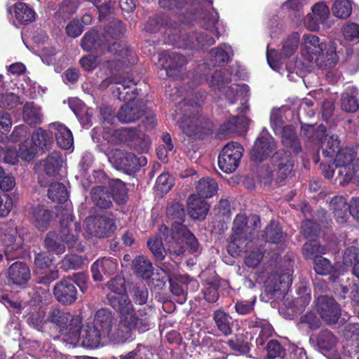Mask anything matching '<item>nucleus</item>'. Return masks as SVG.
Returning <instances> with one entry per match:
<instances>
[{"instance_id": "obj_54", "label": "nucleus", "mask_w": 359, "mask_h": 359, "mask_svg": "<svg viewBox=\"0 0 359 359\" xmlns=\"http://www.w3.org/2000/svg\"><path fill=\"white\" fill-rule=\"evenodd\" d=\"M226 344L231 351L241 355L248 353L250 350V343L243 334H235L226 341Z\"/></svg>"}, {"instance_id": "obj_64", "label": "nucleus", "mask_w": 359, "mask_h": 359, "mask_svg": "<svg viewBox=\"0 0 359 359\" xmlns=\"http://www.w3.org/2000/svg\"><path fill=\"white\" fill-rule=\"evenodd\" d=\"M264 349L266 351L268 359H275L278 357L282 358L285 351V349L281 344L276 339H271L268 341Z\"/></svg>"}, {"instance_id": "obj_50", "label": "nucleus", "mask_w": 359, "mask_h": 359, "mask_svg": "<svg viewBox=\"0 0 359 359\" xmlns=\"http://www.w3.org/2000/svg\"><path fill=\"white\" fill-rule=\"evenodd\" d=\"M23 120L29 125L40 124L42 122L41 108L33 102H26L23 107Z\"/></svg>"}, {"instance_id": "obj_44", "label": "nucleus", "mask_w": 359, "mask_h": 359, "mask_svg": "<svg viewBox=\"0 0 359 359\" xmlns=\"http://www.w3.org/2000/svg\"><path fill=\"white\" fill-rule=\"evenodd\" d=\"M359 144L354 147H345L338 149L335 154L334 165L351 166L358 155Z\"/></svg>"}, {"instance_id": "obj_6", "label": "nucleus", "mask_w": 359, "mask_h": 359, "mask_svg": "<svg viewBox=\"0 0 359 359\" xmlns=\"http://www.w3.org/2000/svg\"><path fill=\"white\" fill-rule=\"evenodd\" d=\"M136 62V57L134 53L130 51L125 56H117L107 59L104 62L106 68L109 71L111 76L107 77L100 84L102 89L108 88L111 84H119L121 91L126 92L135 86L136 83L129 72H124V69L134 65Z\"/></svg>"}, {"instance_id": "obj_45", "label": "nucleus", "mask_w": 359, "mask_h": 359, "mask_svg": "<svg viewBox=\"0 0 359 359\" xmlns=\"http://www.w3.org/2000/svg\"><path fill=\"white\" fill-rule=\"evenodd\" d=\"M66 243L55 231L48 232L43 241V247L48 252L62 255L66 250Z\"/></svg>"}, {"instance_id": "obj_47", "label": "nucleus", "mask_w": 359, "mask_h": 359, "mask_svg": "<svg viewBox=\"0 0 359 359\" xmlns=\"http://www.w3.org/2000/svg\"><path fill=\"white\" fill-rule=\"evenodd\" d=\"M326 252L327 248L316 240L309 241L302 247V255L306 259L314 261Z\"/></svg>"}, {"instance_id": "obj_39", "label": "nucleus", "mask_w": 359, "mask_h": 359, "mask_svg": "<svg viewBox=\"0 0 359 359\" xmlns=\"http://www.w3.org/2000/svg\"><path fill=\"white\" fill-rule=\"evenodd\" d=\"M147 246L152 253L154 260L156 263L160 265L165 264V263H170L169 262L165 261V255L167 252L168 253L169 251L165 250L163 245L162 238L161 237H154L147 240ZM168 247V245L165 244ZM170 255V254H169ZM175 256L170 255V259L173 262V259L175 258Z\"/></svg>"}, {"instance_id": "obj_31", "label": "nucleus", "mask_w": 359, "mask_h": 359, "mask_svg": "<svg viewBox=\"0 0 359 359\" xmlns=\"http://www.w3.org/2000/svg\"><path fill=\"white\" fill-rule=\"evenodd\" d=\"M312 14L306 15L308 27L311 30H316L320 24H325L330 15L328 6L324 2L316 3L312 6Z\"/></svg>"}, {"instance_id": "obj_43", "label": "nucleus", "mask_w": 359, "mask_h": 359, "mask_svg": "<svg viewBox=\"0 0 359 359\" xmlns=\"http://www.w3.org/2000/svg\"><path fill=\"white\" fill-rule=\"evenodd\" d=\"M55 130V137L57 145L62 149H70L74 144L73 135L69 129L65 125L53 123Z\"/></svg>"}, {"instance_id": "obj_24", "label": "nucleus", "mask_w": 359, "mask_h": 359, "mask_svg": "<svg viewBox=\"0 0 359 359\" xmlns=\"http://www.w3.org/2000/svg\"><path fill=\"white\" fill-rule=\"evenodd\" d=\"M118 262L111 257H102L97 259L91 265L90 271L93 279L95 281H102L104 276L109 278L114 275L117 271Z\"/></svg>"}, {"instance_id": "obj_52", "label": "nucleus", "mask_w": 359, "mask_h": 359, "mask_svg": "<svg viewBox=\"0 0 359 359\" xmlns=\"http://www.w3.org/2000/svg\"><path fill=\"white\" fill-rule=\"evenodd\" d=\"M220 282L216 278L208 280L203 285V298L209 303H215L219 298Z\"/></svg>"}, {"instance_id": "obj_14", "label": "nucleus", "mask_w": 359, "mask_h": 359, "mask_svg": "<svg viewBox=\"0 0 359 359\" xmlns=\"http://www.w3.org/2000/svg\"><path fill=\"white\" fill-rule=\"evenodd\" d=\"M187 63V57L181 53L165 50L159 54V65L161 69L165 70L166 76L173 79L181 77L183 68Z\"/></svg>"}, {"instance_id": "obj_18", "label": "nucleus", "mask_w": 359, "mask_h": 359, "mask_svg": "<svg viewBox=\"0 0 359 359\" xmlns=\"http://www.w3.org/2000/svg\"><path fill=\"white\" fill-rule=\"evenodd\" d=\"M6 277L9 285L25 288L31 280L30 267L25 261H15L8 266Z\"/></svg>"}, {"instance_id": "obj_20", "label": "nucleus", "mask_w": 359, "mask_h": 359, "mask_svg": "<svg viewBox=\"0 0 359 359\" xmlns=\"http://www.w3.org/2000/svg\"><path fill=\"white\" fill-rule=\"evenodd\" d=\"M47 321L59 328L60 332L63 333L66 330L70 334L74 332V326L81 323L78 317H74L70 313L58 308L53 309L49 312Z\"/></svg>"}, {"instance_id": "obj_4", "label": "nucleus", "mask_w": 359, "mask_h": 359, "mask_svg": "<svg viewBox=\"0 0 359 359\" xmlns=\"http://www.w3.org/2000/svg\"><path fill=\"white\" fill-rule=\"evenodd\" d=\"M118 314V323L111 327L107 339L114 344H124L133 339V332L143 334L150 330L154 326L152 315L146 311V308H135L115 310Z\"/></svg>"}, {"instance_id": "obj_42", "label": "nucleus", "mask_w": 359, "mask_h": 359, "mask_svg": "<svg viewBox=\"0 0 359 359\" xmlns=\"http://www.w3.org/2000/svg\"><path fill=\"white\" fill-rule=\"evenodd\" d=\"M13 9L15 19L19 25H27L35 20V11L24 2H16Z\"/></svg>"}, {"instance_id": "obj_29", "label": "nucleus", "mask_w": 359, "mask_h": 359, "mask_svg": "<svg viewBox=\"0 0 359 359\" xmlns=\"http://www.w3.org/2000/svg\"><path fill=\"white\" fill-rule=\"evenodd\" d=\"M330 205L336 222L339 224H346L350 216V202L342 196H336L332 198Z\"/></svg>"}, {"instance_id": "obj_13", "label": "nucleus", "mask_w": 359, "mask_h": 359, "mask_svg": "<svg viewBox=\"0 0 359 359\" xmlns=\"http://www.w3.org/2000/svg\"><path fill=\"white\" fill-rule=\"evenodd\" d=\"M273 172L280 182L292 176L294 172V159L290 151L284 149L276 151L270 158Z\"/></svg>"}, {"instance_id": "obj_21", "label": "nucleus", "mask_w": 359, "mask_h": 359, "mask_svg": "<svg viewBox=\"0 0 359 359\" xmlns=\"http://www.w3.org/2000/svg\"><path fill=\"white\" fill-rule=\"evenodd\" d=\"M276 148L273 137L261 136L257 138L250 152V158L254 163H262L266 160Z\"/></svg>"}, {"instance_id": "obj_5", "label": "nucleus", "mask_w": 359, "mask_h": 359, "mask_svg": "<svg viewBox=\"0 0 359 359\" xmlns=\"http://www.w3.org/2000/svg\"><path fill=\"white\" fill-rule=\"evenodd\" d=\"M302 55L312 62L315 60L316 65L320 69L333 67L339 61L336 46L333 42L325 43L316 35L305 34L303 35Z\"/></svg>"}, {"instance_id": "obj_46", "label": "nucleus", "mask_w": 359, "mask_h": 359, "mask_svg": "<svg viewBox=\"0 0 359 359\" xmlns=\"http://www.w3.org/2000/svg\"><path fill=\"white\" fill-rule=\"evenodd\" d=\"M32 141L41 149L42 154L48 150L53 142V132L38 128L32 135Z\"/></svg>"}, {"instance_id": "obj_11", "label": "nucleus", "mask_w": 359, "mask_h": 359, "mask_svg": "<svg viewBox=\"0 0 359 359\" xmlns=\"http://www.w3.org/2000/svg\"><path fill=\"white\" fill-rule=\"evenodd\" d=\"M110 292L107 294V304L114 310L135 308L126 294V280L121 276H115L107 283Z\"/></svg>"}, {"instance_id": "obj_26", "label": "nucleus", "mask_w": 359, "mask_h": 359, "mask_svg": "<svg viewBox=\"0 0 359 359\" xmlns=\"http://www.w3.org/2000/svg\"><path fill=\"white\" fill-rule=\"evenodd\" d=\"M11 233H5L2 237L4 252L8 262L22 259L25 257V250L21 243H16L15 230Z\"/></svg>"}, {"instance_id": "obj_25", "label": "nucleus", "mask_w": 359, "mask_h": 359, "mask_svg": "<svg viewBox=\"0 0 359 359\" xmlns=\"http://www.w3.org/2000/svg\"><path fill=\"white\" fill-rule=\"evenodd\" d=\"M209 210V203L198 195L192 194L187 198V210L191 219L199 221L205 220Z\"/></svg>"}, {"instance_id": "obj_7", "label": "nucleus", "mask_w": 359, "mask_h": 359, "mask_svg": "<svg viewBox=\"0 0 359 359\" xmlns=\"http://www.w3.org/2000/svg\"><path fill=\"white\" fill-rule=\"evenodd\" d=\"M139 93L140 90L135 86H132V88L126 92L121 91V88H116L113 90V95L120 101L125 102L116 114L117 118L121 123L135 122L146 113L145 103L142 100L137 98Z\"/></svg>"}, {"instance_id": "obj_51", "label": "nucleus", "mask_w": 359, "mask_h": 359, "mask_svg": "<svg viewBox=\"0 0 359 359\" xmlns=\"http://www.w3.org/2000/svg\"><path fill=\"white\" fill-rule=\"evenodd\" d=\"M333 269L334 266L331 262L323 256L313 261V270L317 274L320 276L330 275L329 279L332 282H336L339 276L331 274Z\"/></svg>"}, {"instance_id": "obj_36", "label": "nucleus", "mask_w": 359, "mask_h": 359, "mask_svg": "<svg viewBox=\"0 0 359 359\" xmlns=\"http://www.w3.org/2000/svg\"><path fill=\"white\" fill-rule=\"evenodd\" d=\"M248 126V118L244 116H236L223 123L219 128V134L226 137L245 130Z\"/></svg>"}, {"instance_id": "obj_48", "label": "nucleus", "mask_w": 359, "mask_h": 359, "mask_svg": "<svg viewBox=\"0 0 359 359\" xmlns=\"http://www.w3.org/2000/svg\"><path fill=\"white\" fill-rule=\"evenodd\" d=\"M196 189V194L205 199L212 197L217 193L218 185L213 178H202L198 182Z\"/></svg>"}, {"instance_id": "obj_53", "label": "nucleus", "mask_w": 359, "mask_h": 359, "mask_svg": "<svg viewBox=\"0 0 359 359\" xmlns=\"http://www.w3.org/2000/svg\"><path fill=\"white\" fill-rule=\"evenodd\" d=\"M299 43V34L294 32L289 35L283 42L280 55L282 58H288L294 54Z\"/></svg>"}, {"instance_id": "obj_23", "label": "nucleus", "mask_w": 359, "mask_h": 359, "mask_svg": "<svg viewBox=\"0 0 359 359\" xmlns=\"http://www.w3.org/2000/svg\"><path fill=\"white\" fill-rule=\"evenodd\" d=\"M327 128L323 124L318 126L316 141L320 145L323 156L332 158L336 150L340 149L341 141L337 135H327Z\"/></svg>"}, {"instance_id": "obj_30", "label": "nucleus", "mask_w": 359, "mask_h": 359, "mask_svg": "<svg viewBox=\"0 0 359 359\" xmlns=\"http://www.w3.org/2000/svg\"><path fill=\"white\" fill-rule=\"evenodd\" d=\"M345 351L349 354L359 351V323H348L343 330Z\"/></svg>"}, {"instance_id": "obj_61", "label": "nucleus", "mask_w": 359, "mask_h": 359, "mask_svg": "<svg viewBox=\"0 0 359 359\" xmlns=\"http://www.w3.org/2000/svg\"><path fill=\"white\" fill-rule=\"evenodd\" d=\"M320 231L318 224L313 219H306L302 221L301 231L303 236L308 240H316Z\"/></svg>"}, {"instance_id": "obj_8", "label": "nucleus", "mask_w": 359, "mask_h": 359, "mask_svg": "<svg viewBox=\"0 0 359 359\" xmlns=\"http://www.w3.org/2000/svg\"><path fill=\"white\" fill-rule=\"evenodd\" d=\"M248 219L243 215H237L233 222V233L231 240L227 245V251L233 257L242 255L243 252H247V245L252 243L249 239L248 233Z\"/></svg>"}, {"instance_id": "obj_37", "label": "nucleus", "mask_w": 359, "mask_h": 359, "mask_svg": "<svg viewBox=\"0 0 359 359\" xmlns=\"http://www.w3.org/2000/svg\"><path fill=\"white\" fill-rule=\"evenodd\" d=\"M176 266L175 261L161 265L156 273L153 274L151 283L155 290L161 291L164 288L166 283L170 281V274L175 270Z\"/></svg>"}, {"instance_id": "obj_10", "label": "nucleus", "mask_w": 359, "mask_h": 359, "mask_svg": "<svg viewBox=\"0 0 359 359\" xmlns=\"http://www.w3.org/2000/svg\"><path fill=\"white\" fill-rule=\"evenodd\" d=\"M110 162L118 170L127 175H132L138 172L142 167L147 163L145 156H137L135 154L116 149L111 152Z\"/></svg>"}, {"instance_id": "obj_56", "label": "nucleus", "mask_w": 359, "mask_h": 359, "mask_svg": "<svg viewBox=\"0 0 359 359\" xmlns=\"http://www.w3.org/2000/svg\"><path fill=\"white\" fill-rule=\"evenodd\" d=\"M84 260L85 259L81 255L76 254L66 255L60 263V269L65 271L81 269L84 264Z\"/></svg>"}, {"instance_id": "obj_40", "label": "nucleus", "mask_w": 359, "mask_h": 359, "mask_svg": "<svg viewBox=\"0 0 359 359\" xmlns=\"http://www.w3.org/2000/svg\"><path fill=\"white\" fill-rule=\"evenodd\" d=\"M115 320L112 312L109 309L102 308L96 311L93 324L104 333L109 334Z\"/></svg>"}, {"instance_id": "obj_62", "label": "nucleus", "mask_w": 359, "mask_h": 359, "mask_svg": "<svg viewBox=\"0 0 359 359\" xmlns=\"http://www.w3.org/2000/svg\"><path fill=\"white\" fill-rule=\"evenodd\" d=\"M334 15L341 19H346L352 13L351 4L348 0H336L332 6Z\"/></svg>"}, {"instance_id": "obj_57", "label": "nucleus", "mask_w": 359, "mask_h": 359, "mask_svg": "<svg viewBox=\"0 0 359 359\" xmlns=\"http://www.w3.org/2000/svg\"><path fill=\"white\" fill-rule=\"evenodd\" d=\"M128 292L135 304L144 305L148 300L149 292L146 286L130 284Z\"/></svg>"}, {"instance_id": "obj_63", "label": "nucleus", "mask_w": 359, "mask_h": 359, "mask_svg": "<svg viewBox=\"0 0 359 359\" xmlns=\"http://www.w3.org/2000/svg\"><path fill=\"white\" fill-rule=\"evenodd\" d=\"M41 149L33 142H25L20 145V158L24 161H30L34 158Z\"/></svg>"}, {"instance_id": "obj_33", "label": "nucleus", "mask_w": 359, "mask_h": 359, "mask_svg": "<svg viewBox=\"0 0 359 359\" xmlns=\"http://www.w3.org/2000/svg\"><path fill=\"white\" fill-rule=\"evenodd\" d=\"M318 349L320 352H328L332 351L338 343L337 337L332 332L327 329L320 330L315 337H311Z\"/></svg>"}, {"instance_id": "obj_55", "label": "nucleus", "mask_w": 359, "mask_h": 359, "mask_svg": "<svg viewBox=\"0 0 359 359\" xmlns=\"http://www.w3.org/2000/svg\"><path fill=\"white\" fill-rule=\"evenodd\" d=\"M111 194L114 196V200L119 204L124 203L127 198V188L123 182L118 179L111 180L109 182Z\"/></svg>"}, {"instance_id": "obj_34", "label": "nucleus", "mask_w": 359, "mask_h": 359, "mask_svg": "<svg viewBox=\"0 0 359 359\" xmlns=\"http://www.w3.org/2000/svg\"><path fill=\"white\" fill-rule=\"evenodd\" d=\"M212 320L217 329L224 336H229L233 333V321L232 317L224 309L215 310L212 313Z\"/></svg>"}, {"instance_id": "obj_58", "label": "nucleus", "mask_w": 359, "mask_h": 359, "mask_svg": "<svg viewBox=\"0 0 359 359\" xmlns=\"http://www.w3.org/2000/svg\"><path fill=\"white\" fill-rule=\"evenodd\" d=\"M140 126L138 127H123L115 131L114 135L121 142H133L140 137Z\"/></svg>"}, {"instance_id": "obj_32", "label": "nucleus", "mask_w": 359, "mask_h": 359, "mask_svg": "<svg viewBox=\"0 0 359 359\" xmlns=\"http://www.w3.org/2000/svg\"><path fill=\"white\" fill-rule=\"evenodd\" d=\"M91 201L99 210H107L113 205L114 196L102 185L93 187L90 192Z\"/></svg>"}, {"instance_id": "obj_9", "label": "nucleus", "mask_w": 359, "mask_h": 359, "mask_svg": "<svg viewBox=\"0 0 359 359\" xmlns=\"http://www.w3.org/2000/svg\"><path fill=\"white\" fill-rule=\"evenodd\" d=\"M179 127L188 137L194 139H203L212 132V124L210 121L198 114H183L177 121Z\"/></svg>"}, {"instance_id": "obj_49", "label": "nucleus", "mask_w": 359, "mask_h": 359, "mask_svg": "<svg viewBox=\"0 0 359 359\" xmlns=\"http://www.w3.org/2000/svg\"><path fill=\"white\" fill-rule=\"evenodd\" d=\"M48 197L53 202L63 204L67 201L69 194L67 188L62 183L54 182L48 187Z\"/></svg>"}, {"instance_id": "obj_28", "label": "nucleus", "mask_w": 359, "mask_h": 359, "mask_svg": "<svg viewBox=\"0 0 359 359\" xmlns=\"http://www.w3.org/2000/svg\"><path fill=\"white\" fill-rule=\"evenodd\" d=\"M280 142L283 147L294 155H298L302 151V147L297 134L296 128L292 125L283 127L280 133Z\"/></svg>"}, {"instance_id": "obj_2", "label": "nucleus", "mask_w": 359, "mask_h": 359, "mask_svg": "<svg viewBox=\"0 0 359 359\" xmlns=\"http://www.w3.org/2000/svg\"><path fill=\"white\" fill-rule=\"evenodd\" d=\"M126 32L124 23L113 18L100 32L92 29L85 33L81 40V47L85 51H100L105 60L125 56L132 50L120 39Z\"/></svg>"}, {"instance_id": "obj_12", "label": "nucleus", "mask_w": 359, "mask_h": 359, "mask_svg": "<svg viewBox=\"0 0 359 359\" xmlns=\"http://www.w3.org/2000/svg\"><path fill=\"white\" fill-rule=\"evenodd\" d=\"M243 151V146L236 142L226 144L218 156L220 170L228 174L233 172L240 164Z\"/></svg>"}, {"instance_id": "obj_41", "label": "nucleus", "mask_w": 359, "mask_h": 359, "mask_svg": "<svg viewBox=\"0 0 359 359\" xmlns=\"http://www.w3.org/2000/svg\"><path fill=\"white\" fill-rule=\"evenodd\" d=\"M358 91L355 87H348L341 94V107L346 112L354 113L359 109V100L357 98Z\"/></svg>"}, {"instance_id": "obj_38", "label": "nucleus", "mask_w": 359, "mask_h": 359, "mask_svg": "<svg viewBox=\"0 0 359 359\" xmlns=\"http://www.w3.org/2000/svg\"><path fill=\"white\" fill-rule=\"evenodd\" d=\"M131 268L134 274L143 280L150 279L154 274L152 263L142 255L135 257L132 262Z\"/></svg>"}, {"instance_id": "obj_3", "label": "nucleus", "mask_w": 359, "mask_h": 359, "mask_svg": "<svg viewBox=\"0 0 359 359\" xmlns=\"http://www.w3.org/2000/svg\"><path fill=\"white\" fill-rule=\"evenodd\" d=\"M217 12L204 11L201 13L203 30L174 31L168 34L169 42L177 48L203 50L214 45L220 34L216 27Z\"/></svg>"}, {"instance_id": "obj_22", "label": "nucleus", "mask_w": 359, "mask_h": 359, "mask_svg": "<svg viewBox=\"0 0 359 359\" xmlns=\"http://www.w3.org/2000/svg\"><path fill=\"white\" fill-rule=\"evenodd\" d=\"M55 299L62 305H71L77 299V290L74 284L68 278L57 282L53 290Z\"/></svg>"}, {"instance_id": "obj_35", "label": "nucleus", "mask_w": 359, "mask_h": 359, "mask_svg": "<svg viewBox=\"0 0 359 359\" xmlns=\"http://www.w3.org/2000/svg\"><path fill=\"white\" fill-rule=\"evenodd\" d=\"M62 163V154L60 151H54L50 153L41 163L46 175L50 177H56L60 175Z\"/></svg>"}, {"instance_id": "obj_19", "label": "nucleus", "mask_w": 359, "mask_h": 359, "mask_svg": "<svg viewBox=\"0 0 359 359\" xmlns=\"http://www.w3.org/2000/svg\"><path fill=\"white\" fill-rule=\"evenodd\" d=\"M74 216L69 211L62 213L57 235L68 245L75 243L81 230L79 222H74Z\"/></svg>"}, {"instance_id": "obj_60", "label": "nucleus", "mask_w": 359, "mask_h": 359, "mask_svg": "<svg viewBox=\"0 0 359 359\" xmlns=\"http://www.w3.org/2000/svg\"><path fill=\"white\" fill-rule=\"evenodd\" d=\"M257 297L250 299H238L234 302V310L238 316L250 315L255 311Z\"/></svg>"}, {"instance_id": "obj_59", "label": "nucleus", "mask_w": 359, "mask_h": 359, "mask_svg": "<svg viewBox=\"0 0 359 359\" xmlns=\"http://www.w3.org/2000/svg\"><path fill=\"white\" fill-rule=\"evenodd\" d=\"M266 241L271 243H279L282 241V227L278 222L271 221L264 231Z\"/></svg>"}, {"instance_id": "obj_17", "label": "nucleus", "mask_w": 359, "mask_h": 359, "mask_svg": "<svg viewBox=\"0 0 359 359\" xmlns=\"http://www.w3.org/2000/svg\"><path fill=\"white\" fill-rule=\"evenodd\" d=\"M116 229L115 220L106 215H95L86 224V231L99 238L110 237Z\"/></svg>"}, {"instance_id": "obj_16", "label": "nucleus", "mask_w": 359, "mask_h": 359, "mask_svg": "<svg viewBox=\"0 0 359 359\" xmlns=\"http://www.w3.org/2000/svg\"><path fill=\"white\" fill-rule=\"evenodd\" d=\"M316 309L322 320L330 325L336 324L341 314L339 304L327 295H320L317 298Z\"/></svg>"}, {"instance_id": "obj_27", "label": "nucleus", "mask_w": 359, "mask_h": 359, "mask_svg": "<svg viewBox=\"0 0 359 359\" xmlns=\"http://www.w3.org/2000/svg\"><path fill=\"white\" fill-rule=\"evenodd\" d=\"M53 212L43 205H34L31 208L29 220L39 231H45L50 226Z\"/></svg>"}, {"instance_id": "obj_15", "label": "nucleus", "mask_w": 359, "mask_h": 359, "mask_svg": "<svg viewBox=\"0 0 359 359\" xmlns=\"http://www.w3.org/2000/svg\"><path fill=\"white\" fill-rule=\"evenodd\" d=\"M81 323L74 326L72 335L74 337H79L82 339L83 346L89 348L98 347L102 339H107V334L104 333L93 324H88L81 327Z\"/></svg>"}, {"instance_id": "obj_1", "label": "nucleus", "mask_w": 359, "mask_h": 359, "mask_svg": "<svg viewBox=\"0 0 359 359\" xmlns=\"http://www.w3.org/2000/svg\"><path fill=\"white\" fill-rule=\"evenodd\" d=\"M167 219L172 222L170 229L165 225L163 232L165 243L171 256L178 257L188 249L194 253L198 250V242L193 233L184 225L187 213L184 204L179 201L168 203L165 210Z\"/></svg>"}]
</instances>
